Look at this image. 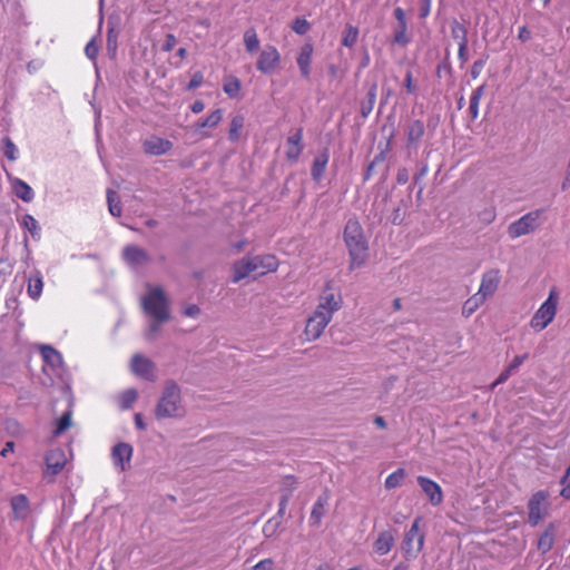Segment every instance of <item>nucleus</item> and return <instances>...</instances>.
<instances>
[{
  "label": "nucleus",
  "mask_w": 570,
  "mask_h": 570,
  "mask_svg": "<svg viewBox=\"0 0 570 570\" xmlns=\"http://www.w3.org/2000/svg\"><path fill=\"white\" fill-rule=\"evenodd\" d=\"M343 240L350 256V271L362 267L368 257V240L361 223L356 218H350L346 222Z\"/></svg>",
  "instance_id": "obj_1"
},
{
  "label": "nucleus",
  "mask_w": 570,
  "mask_h": 570,
  "mask_svg": "<svg viewBox=\"0 0 570 570\" xmlns=\"http://www.w3.org/2000/svg\"><path fill=\"white\" fill-rule=\"evenodd\" d=\"M184 414L180 387L174 380H168L155 407V416L163 420L181 417Z\"/></svg>",
  "instance_id": "obj_2"
},
{
  "label": "nucleus",
  "mask_w": 570,
  "mask_h": 570,
  "mask_svg": "<svg viewBox=\"0 0 570 570\" xmlns=\"http://www.w3.org/2000/svg\"><path fill=\"white\" fill-rule=\"evenodd\" d=\"M142 308L158 322H167L170 318L168 298L160 286L150 288L141 299Z\"/></svg>",
  "instance_id": "obj_3"
},
{
  "label": "nucleus",
  "mask_w": 570,
  "mask_h": 570,
  "mask_svg": "<svg viewBox=\"0 0 570 570\" xmlns=\"http://www.w3.org/2000/svg\"><path fill=\"white\" fill-rule=\"evenodd\" d=\"M559 302V294L556 288H552L548 298L541 304L539 309L531 318L530 325L535 331L544 330L554 318L557 314V306Z\"/></svg>",
  "instance_id": "obj_4"
},
{
  "label": "nucleus",
  "mask_w": 570,
  "mask_h": 570,
  "mask_svg": "<svg viewBox=\"0 0 570 570\" xmlns=\"http://www.w3.org/2000/svg\"><path fill=\"white\" fill-rule=\"evenodd\" d=\"M421 519L416 518L402 542V551L406 559H415L424 544V534L420 533Z\"/></svg>",
  "instance_id": "obj_5"
},
{
  "label": "nucleus",
  "mask_w": 570,
  "mask_h": 570,
  "mask_svg": "<svg viewBox=\"0 0 570 570\" xmlns=\"http://www.w3.org/2000/svg\"><path fill=\"white\" fill-rule=\"evenodd\" d=\"M541 215V210H533L530 212L522 217H520L518 220L511 223L508 227V234L510 238L515 239L518 237H521L523 235H528L532 232H534L539 227V218Z\"/></svg>",
  "instance_id": "obj_6"
},
{
  "label": "nucleus",
  "mask_w": 570,
  "mask_h": 570,
  "mask_svg": "<svg viewBox=\"0 0 570 570\" xmlns=\"http://www.w3.org/2000/svg\"><path fill=\"white\" fill-rule=\"evenodd\" d=\"M45 461V478H48V482H53L55 476L60 473L66 465L67 459L65 451L59 448L52 449L46 454Z\"/></svg>",
  "instance_id": "obj_7"
},
{
  "label": "nucleus",
  "mask_w": 570,
  "mask_h": 570,
  "mask_svg": "<svg viewBox=\"0 0 570 570\" xmlns=\"http://www.w3.org/2000/svg\"><path fill=\"white\" fill-rule=\"evenodd\" d=\"M281 55L276 47L267 46L262 52L256 62V68L264 75H272L279 66Z\"/></svg>",
  "instance_id": "obj_8"
},
{
  "label": "nucleus",
  "mask_w": 570,
  "mask_h": 570,
  "mask_svg": "<svg viewBox=\"0 0 570 570\" xmlns=\"http://www.w3.org/2000/svg\"><path fill=\"white\" fill-rule=\"evenodd\" d=\"M393 16L396 19V24L393 28V42L405 47L411 42L405 11L401 7H397L394 9Z\"/></svg>",
  "instance_id": "obj_9"
},
{
  "label": "nucleus",
  "mask_w": 570,
  "mask_h": 570,
  "mask_svg": "<svg viewBox=\"0 0 570 570\" xmlns=\"http://www.w3.org/2000/svg\"><path fill=\"white\" fill-rule=\"evenodd\" d=\"M547 493L543 491H538L528 501V522L530 525L535 527L543 519V504L547 501Z\"/></svg>",
  "instance_id": "obj_10"
},
{
  "label": "nucleus",
  "mask_w": 570,
  "mask_h": 570,
  "mask_svg": "<svg viewBox=\"0 0 570 570\" xmlns=\"http://www.w3.org/2000/svg\"><path fill=\"white\" fill-rule=\"evenodd\" d=\"M331 321L332 318L328 313L325 315L315 311L314 314L307 320L305 326V334L308 340L318 338Z\"/></svg>",
  "instance_id": "obj_11"
},
{
  "label": "nucleus",
  "mask_w": 570,
  "mask_h": 570,
  "mask_svg": "<svg viewBox=\"0 0 570 570\" xmlns=\"http://www.w3.org/2000/svg\"><path fill=\"white\" fill-rule=\"evenodd\" d=\"M124 262L130 267H139L150 262V256L144 248L137 245H127L121 252Z\"/></svg>",
  "instance_id": "obj_12"
},
{
  "label": "nucleus",
  "mask_w": 570,
  "mask_h": 570,
  "mask_svg": "<svg viewBox=\"0 0 570 570\" xmlns=\"http://www.w3.org/2000/svg\"><path fill=\"white\" fill-rule=\"evenodd\" d=\"M425 135V125L420 119H411L405 126L406 148L416 150Z\"/></svg>",
  "instance_id": "obj_13"
},
{
  "label": "nucleus",
  "mask_w": 570,
  "mask_h": 570,
  "mask_svg": "<svg viewBox=\"0 0 570 570\" xmlns=\"http://www.w3.org/2000/svg\"><path fill=\"white\" fill-rule=\"evenodd\" d=\"M132 446L126 442L117 443L111 450V459L115 466L121 471H127L132 456Z\"/></svg>",
  "instance_id": "obj_14"
},
{
  "label": "nucleus",
  "mask_w": 570,
  "mask_h": 570,
  "mask_svg": "<svg viewBox=\"0 0 570 570\" xmlns=\"http://www.w3.org/2000/svg\"><path fill=\"white\" fill-rule=\"evenodd\" d=\"M232 282L239 283L242 279L253 276L256 278L255 264L252 261V256H245L233 264Z\"/></svg>",
  "instance_id": "obj_15"
},
{
  "label": "nucleus",
  "mask_w": 570,
  "mask_h": 570,
  "mask_svg": "<svg viewBox=\"0 0 570 570\" xmlns=\"http://www.w3.org/2000/svg\"><path fill=\"white\" fill-rule=\"evenodd\" d=\"M416 480L423 493L429 498V501L433 507L442 503L443 492L436 482L423 475H419Z\"/></svg>",
  "instance_id": "obj_16"
},
{
  "label": "nucleus",
  "mask_w": 570,
  "mask_h": 570,
  "mask_svg": "<svg viewBox=\"0 0 570 570\" xmlns=\"http://www.w3.org/2000/svg\"><path fill=\"white\" fill-rule=\"evenodd\" d=\"M173 148V142L168 139L150 136L142 142V149L145 154L150 156H161L170 151Z\"/></svg>",
  "instance_id": "obj_17"
},
{
  "label": "nucleus",
  "mask_w": 570,
  "mask_h": 570,
  "mask_svg": "<svg viewBox=\"0 0 570 570\" xmlns=\"http://www.w3.org/2000/svg\"><path fill=\"white\" fill-rule=\"evenodd\" d=\"M342 303L343 301L340 294L324 291L320 297V303L316 307V311L325 315L328 313L332 318L333 314L342 307Z\"/></svg>",
  "instance_id": "obj_18"
},
{
  "label": "nucleus",
  "mask_w": 570,
  "mask_h": 570,
  "mask_svg": "<svg viewBox=\"0 0 570 570\" xmlns=\"http://www.w3.org/2000/svg\"><path fill=\"white\" fill-rule=\"evenodd\" d=\"M155 364L147 357L135 354L131 358V371L148 381L154 380Z\"/></svg>",
  "instance_id": "obj_19"
},
{
  "label": "nucleus",
  "mask_w": 570,
  "mask_h": 570,
  "mask_svg": "<svg viewBox=\"0 0 570 570\" xmlns=\"http://www.w3.org/2000/svg\"><path fill=\"white\" fill-rule=\"evenodd\" d=\"M500 272L498 269H490L482 275L479 293L488 298L491 297L500 284Z\"/></svg>",
  "instance_id": "obj_20"
},
{
  "label": "nucleus",
  "mask_w": 570,
  "mask_h": 570,
  "mask_svg": "<svg viewBox=\"0 0 570 570\" xmlns=\"http://www.w3.org/2000/svg\"><path fill=\"white\" fill-rule=\"evenodd\" d=\"M313 51V45L307 42L301 47L299 52L296 57V63L298 66L301 76L304 79H308L311 76Z\"/></svg>",
  "instance_id": "obj_21"
},
{
  "label": "nucleus",
  "mask_w": 570,
  "mask_h": 570,
  "mask_svg": "<svg viewBox=\"0 0 570 570\" xmlns=\"http://www.w3.org/2000/svg\"><path fill=\"white\" fill-rule=\"evenodd\" d=\"M252 261L258 276L275 272L278 267V261L274 255H256L252 256Z\"/></svg>",
  "instance_id": "obj_22"
},
{
  "label": "nucleus",
  "mask_w": 570,
  "mask_h": 570,
  "mask_svg": "<svg viewBox=\"0 0 570 570\" xmlns=\"http://www.w3.org/2000/svg\"><path fill=\"white\" fill-rule=\"evenodd\" d=\"M288 149L286 151V158L288 160H297L304 149L303 145V128L299 127L294 134L286 139Z\"/></svg>",
  "instance_id": "obj_23"
},
{
  "label": "nucleus",
  "mask_w": 570,
  "mask_h": 570,
  "mask_svg": "<svg viewBox=\"0 0 570 570\" xmlns=\"http://www.w3.org/2000/svg\"><path fill=\"white\" fill-rule=\"evenodd\" d=\"M330 160V153L327 149L322 150L313 160L311 175L313 180L320 181L325 173L327 163Z\"/></svg>",
  "instance_id": "obj_24"
},
{
  "label": "nucleus",
  "mask_w": 570,
  "mask_h": 570,
  "mask_svg": "<svg viewBox=\"0 0 570 570\" xmlns=\"http://www.w3.org/2000/svg\"><path fill=\"white\" fill-rule=\"evenodd\" d=\"M42 288H43L42 274L40 271L36 269L28 277V287H27L28 295L32 299H38L41 296Z\"/></svg>",
  "instance_id": "obj_25"
},
{
  "label": "nucleus",
  "mask_w": 570,
  "mask_h": 570,
  "mask_svg": "<svg viewBox=\"0 0 570 570\" xmlns=\"http://www.w3.org/2000/svg\"><path fill=\"white\" fill-rule=\"evenodd\" d=\"M327 504H328V495L327 494H323L317 498V500L313 504L311 515H309L311 525H320V523L325 514V508Z\"/></svg>",
  "instance_id": "obj_26"
},
{
  "label": "nucleus",
  "mask_w": 570,
  "mask_h": 570,
  "mask_svg": "<svg viewBox=\"0 0 570 570\" xmlns=\"http://www.w3.org/2000/svg\"><path fill=\"white\" fill-rule=\"evenodd\" d=\"M40 353L43 362L52 368H58L63 363L62 355L50 345H42L40 347Z\"/></svg>",
  "instance_id": "obj_27"
},
{
  "label": "nucleus",
  "mask_w": 570,
  "mask_h": 570,
  "mask_svg": "<svg viewBox=\"0 0 570 570\" xmlns=\"http://www.w3.org/2000/svg\"><path fill=\"white\" fill-rule=\"evenodd\" d=\"M10 503L16 519H24L28 515L29 500L24 494L12 497Z\"/></svg>",
  "instance_id": "obj_28"
},
{
  "label": "nucleus",
  "mask_w": 570,
  "mask_h": 570,
  "mask_svg": "<svg viewBox=\"0 0 570 570\" xmlns=\"http://www.w3.org/2000/svg\"><path fill=\"white\" fill-rule=\"evenodd\" d=\"M377 95V85L372 83L366 92V97L361 101L360 112L363 118H366L373 110Z\"/></svg>",
  "instance_id": "obj_29"
},
{
  "label": "nucleus",
  "mask_w": 570,
  "mask_h": 570,
  "mask_svg": "<svg viewBox=\"0 0 570 570\" xmlns=\"http://www.w3.org/2000/svg\"><path fill=\"white\" fill-rule=\"evenodd\" d=\"M393 543L394 538L392 533L389 531H383L379 534L377 539L375 540L374 549L379 554L384 556L391 551Z\"/></svg>",
  "instance_id": "obj_30"
},
{
  "label": "nucleus",
  "mask_w": 570,
  "mask_h": 570,
  "mask_svg": "<svg viewBox=\"0 0 570 570\" xmlns=\"http://www.w3.org/2000/svg\"><path fill=\"white\" fill-rule=\"evenodd\" d=\"M13 190L22 202L30 203L35 198L32 188L23 180L17 178L13 183Z\"/></svg>",
  "instance_id": "obj_31"
},
{
  "label": "nucleus",
  "mask_w": 570,
  "mask_h": 570,
  "mask_svg": "<svg viewBox=\"0 0 570 570\" xmlns=\"http://www.w3.org/2000/svg\"><path fill=\"white\" fill-rule=\"evenodd\" d=\"M451 37L458 41V46L468 45V29L456 19H453L450 23Z\"/></svg>",
  "instance_id": "obj_32"
},
{
  "label": "nucleus",
  "mask_w": 570,
  "mask_h": 570,
  "mask_svg": "<svg viewBox=\"0 0 570 570\" xmlns=\"http://www.w3.org/2000/svg\"><path fill=\"white\" fill-rule=\"evenodd\" d=\"M487 301L479 292L465 301L462 307V315L470 317Z\"/></svg>",
  "instance_id": "obj_33"
},
{
  "label": "nucleus",
  "mask_w": 570,
  "mask_h": 570,
  "mask_svg": "<svg viewBox=\"0 0 570 570\" xmlns=\"http://www.w3.org/2000/svg\"><path fill=\"white\" fill-rule=\"evenodd\" d=\"M485 85L479 86L475 88L470 97V105H469V114L471 116L472 120H475L479 116V104L484 95Z\"/></svg>",
  "instance_id": "obj_34"
},
{
  "label": "nucleus",
  "mask_w": 570,
  "mask_h": 570,
  "mask_svg": "<svg viewBox=\"0 0 570 570\" xmlns=\"http://www.w3.org/2000/svg\"><path fill=\"white\" fill-rule=\"evenodd\" d=\"M223 119V111L222 109L214 110L210 115H208L204 119H199L196 124V130H200L203 128H215L220 120Z\"/></svg>",
  "instance_id": "obj_35"
},
{
  "label": "nucleus",
  "mask_w": 570,
  "mask_h": 570,
  "mask_svg": "<svg viewBox=\"0 0 570 570\" xmlns=\"http://www.w3.org/2000/svg\"><path fill=\"white\" fill-rule=\"evenodd\" d=\"M297 488V480L294 475H285L281 482V497H286V501H289L293 492Z\"/></svg>",
  "instance_id": "obj_36"
},
{
  "label": "nucleus",
  "mask_w": 570,
  "mask_h": 570,
  "mask_svg": "<svg viewBox=\"0 0 570 570\" xmlns=\"http://www.w3.org/2000/svg\"><path fill=\"white\" fill-rule=\"evenodd\" d=\"M107 203L109 213L115 217H120L122 209L120 206V198L114 189L107 190Z\"/></svg>",
  "instance_id": "obj_37"
},
{
  "label": "nucleus",
  "mask_w": 570,
  "mask_h": 570,
  "mask_svg": "<svg viewBox=\"0 0 570 570\" xmlns=\"http://www.w3.org/2000/svg\"><path fill=\"white\" fill-rule=\"evenodd\" d=\"M245 118L243 115H235L229 124L228 139L230 141H237L239 138V131L244 127Z\"/></svg>",
  "instance_id": "obj_38"
},
{
  "label": "nucleus",
  "mask_w": 570,
  "mask_h": 570,
  "mask_svg": "<svg viewBox=\"0 0 570 570\" xmlns=\"http://www.w3.org/2000/svg\"><path fill=\"white\" fill-rule=\"evenodd\" d=\"M244 45L248 52L253 53L259 48V39L254 28H248L244 32Z\"/></svg>",
  "instance_id": "obj_39"
},
{
  "label": "nucleus",
  "mask_w": 570,
  "mask_h": 570,
  "mask_svg": "<svg viewBox=\"0 0 570 570\" xmlns=\"http://www.w3.org/2000/svg\"><path fill=\"white\" fill-rule=\"evenodd\" d=\"M554 542V535L551 530H546L538 540V550L544 554L551 550Z\"/></svg>",
  "instance_id": "obj_40"
},
{
  "label": "nucleus",
  "mask_w": 570,
  "mask_h": 570,
  "mask_svg": "<svg viewBox=\"0 0 570 570\" xmlns=\"http://www.w3.org/2000/svg\"><path fill=\"white\" fill-rule=\"evenodd\" d=\"M1 150L9 160H16L18 158V148L8 136L1 139Z\"/></svg>",
  "instance_id": "obj_41"
},
{
  "label": "nucleus",
  "mask_w": 570,
  "mask_h": 570,
  "mask_svg": "<svg viewBox=\"0 0 570 570\" xmlns=\"http://www.w3.org/2000/svg\"><path fill=\"white\" fill-rule=\"evenodd\" d=\"M358 29L352 24H347L342 38V45L347 48L354 47L357 41Z\"/></svg>",
  "instance_id": "obj_42"
},
{
  "label": "nucleus",
  "mask_w": 570,
  "mask_h": 570,
  "mask_svg": "<svg viewBox=\"0 0 570 570\" xmlns=\"http://www.w3.org/2000/svg\"><path fill=\"white\" fill-rule=\"evenodd\" d=\"M71 416H72L71 410L66 411L61 415V417L57 421L56 429L53 430L55 436H59L60 434H62L65 431H67L71 426Z\"/></svg>",
  "instance_id": "obj_43"
},
{
  "label": "nucleus",
  "mask_w": 570,
  "mask_h": 570,
  "mask_svg": "<svg viewBox=\"0 0 570 570\" xmlns=\"http://www.w3.org/2000/svg\"><path fill=\"white\" fill-rule=\"evenodd\" d=\"M404 476H405V471H404V469H397L396 471H394L393 473H391V474L385 479L384 487H385L387 490L395 489V488H397V487L401 484V481L403 480V478H404Z\"/></svg>",
  "instance_id": "obj_44"
},
{
  "label": "nucleus",
  "mask_w": 570,
  "mask_h": 570,
  "mask_svg": "<svg viewBox=\"0 0 570 570\" xmlns=\"http://www.w3.org/2000/svg\"><path fill=\"white\" fill-rule=\"evenodd\" d=\"M224 92L230 97V98H236L239 94V90H240V81L238 78L236 77H232L230 79H228L225 83H224Z\"/></svg>",
  "instance_id": "obj_45"
},
{
  "label": "nucleus",
  "mask_w": 570,
  "mask_h": 570,
  "mask_svg": "<svg viewBox=\"0 0 570 570\" xmlns=\"http://www.w3.org/2000/svg\"><path fill=\"white\" fill-rule=\"evenodd\" d=\"M138 397V393L135 389H128L122 392L120 396V406L124 410L130 409L131 405L136 402Z\"/></svg>",
  "instance_id": "obj_46"
},
{
  "label": "nucleus",
  "mask_w": 570,
  "mask_h": 570,
  "mask_svg": "<svg viewBox=\"0 0 570 570\" xmlns=\"http://www.w3.org/2000/svg\"><path fill=\"white\" fill-rule=\"evenodd\" d=\"M22 224L29 230L32 237H39L40 228L38 226V222L32 215L26 214L22 218Z\"/></svg>",
  "instance_id": "obj_47"
},
{
  "label": "nucleus",
  "mask_w": 570,
  "mask_h": 570,
  "mask_svg": "<svg viewBox=\"0 0 570 570\" xmlns=\"http://www.w3.org/2000/svg\"><path fill=\"white\" fill-rule=\"evenodd\" d=\"M292 29L295 33L303 36L311 29V23L305 18H296L293 21Z\"/></svg>",
  "instance_id": "obj_48"
},
{
  "label": "nucleus",
  "mask_w": 570,
  "mask_h": 570,
  "mask_svg": "<svg viewBox=\"0 0 570 570\" xmlns=\"http://www.w3.org/2000/svg\"><path fill=\"white\" fill-rule=\"evenodd\" d=\"M98 52H99V47L95 40V38H92L85 47V53L86 56L95 61L97 56H98Z\"/></svg>",
  "instance_id": "obj_49"
},
{
  "label": "nucleus",
  "mask_w": 570,
  "mask_h": 570,
  "mask_svg": "<svg viewBox=\"0 0 570 570\" xmlns=\"http://www.w3.org/2000/svg\"><path fill=\"white\" fill-rule=\"evenodd\" d=\"M487 59H488V57H484V58H480L473 62V65L471 67V72H470L471 77L473 79H476L481 75V72L487 63Z\"/></svg>",
  "instance_id": "obj_50"
},
{
  "label": "nucleus",
  "mask_w": 570,
  "mask_h": 570,
  "mask_svg": "<svg viewBox=\"0 0 570 570\" xmlns=\"http://www.w3.org/2000/svg\"><path fill=\"white\" fill-rule=\"evenodd\" d=\"M204 81V76L200 71H196L193 76L188 85L186 86L187 90H194L202 86Z\"/></svg>",
  "instance_id": "obj_51"
},
{
  "label": "nucleus",
  "mask_w": 570,
  "mask_h": 570,
  "mask_svg": "<svg viewBox=\"0 0 570 570\" xmlns=\"http://www.w3.org/2000/svg\"><path fill=\"white\" fill-rule=\"evenodd\" d=\"M118 33L114 28L107 30V47L109 50L116 51Z\"/></svg>",
  "instance_id": "obj_52"
},
{
  "label": "nucleus",
  "mask_w": 570,
  "mask_h": 570,
  "mask_svg": "<svg viewBox=\"0 0 570 570\" xmlns=\"http://www.w3.org/2000/svg\"><path fill=\"white\" fill-rule=\"evenodd\" d=\"M281 521H277V518L271 519L264 527V533L266 537H271L275 531L276 528L279 525Z\"/></svg>",
  "instance_id": "obj_53"
},
{
  "label": "nucleus",
  "mask_w": 570,
  "mask_h": 570,
  "mask_svg": "<svg viewBox=\"0 0 570 570\" xmlns=\"http://www.w3.org/2000/svg\"><path fill=\"white\" fill-rule=\"evenodd\" d=\"M404 87H405L407 94H414L416 91V86L413 83V76L410 70L406 71V73H405Z\"/></svg>",
  "instance_id": "obj_54"
},
{
  "label": "nucleus",
  "mask_w": 570,
  "mask_h": 570,
  "mask_svg": "<svg viewBox=\"0 0 570 570\" xmlns=\"http://www.w3.org/2000/svg\"><path fill=\"white\" fill-rule=\"evenodd\" d=\"M183 314L186 317L196 318L200 314V308L196 304H190L184 308Z\"/></svg>",
  "instance_id": "obj_55"
},
{
  "label": "nucleus",
  "mask_w": 570,
  "mask_h": 570,
  "mask_svg": "<svg viewBox=\"0 0 570 570\" xmlns=\"http://www.w3.org/2000/svg\"><path fill=\"white\" fill-rule=\"evenodd\" d=\"M458 59L461 63V68L468 62L469 55H468V45H461L458 48Z\"/></svg>",
  "instance_id": "obj_56"
},
{
  "label": "nucleus",
  "mask_w": 570,
  "mask_h": 570,
  "mask_svg": "<svg viewBox=\"0 0 570 570\" xmlns=\"http://www.w3.org/2000/svg\"><path fill=\"white\" fill-rule=\"evenodd\" d=\"M511 374H512V371L509 367H507L504 371H502L500 373V375L498 376V379L492 383L491 390H493L499 384H502L505 381H508V379L511 376Z\"/></svg>",
  "instance_id": "obj_57"
},
{
  "label": "nucleus",
  "mask_w": 570,
  "mask_h": 570,
  "mask_svg": "<svg viewBox=\"0 0 570 570\" xmlns=\"http://www.w3.org/2000/svg\"><path fill=\"white\" fill-rule=\"evenodd\" d=\"M409 178H410L409 170L404 167L399 168L397 174H396V183L399 185H405L409 181Z\"/></svg>",
  "instance_id": "obj_58"
},
{
  "label": "nucleus",
  "mask_w": 570,
  "mask_h": 570,
  "mask_svg": "<svg viewBox=\"0 0 570 570\" xmlns=\"http://www.w3.org/2000/svg\"><path fill=\"white\" fill-rule=\"evenodd\" d=\"M528 354H523V355H517L514 356V358L512 360V362L510 363V365L508 366L512 372H514L527 358H528Z\"/></svg>",
  "instance_id": "obj_59"
},
{
  "label": "nucleus",
  "mask_w": 570,
  "mask_h": 570,
  "mask_svg": "<svg viewBox=\"0 0 570 570\" xmlns=\"http://www.w3.org/2000/svg\"><path fill=\"white\" fill-rule=\"evenodd\" d=\"M177 40H176V37L171 33H168L166 36V40H165V43L163 45V50L164 51H170L174 49L175 45H176Z\"/></svg>",
  "instance_id": "obj_60"
},
{
  "label": "nucleus",
  "mask_w": 570,
  "mask_h": 570,
  "mask_svg": "<svg viewBox=\"0 0 570 570\" xmlns=\"http://www.w3.org/2000/svg\"><path fill=\"white\" fill-rule=\"evenodd\" d=\"M164 322H158L154 318V322L150 323L149 327H148V331H147V337L148 338H151L154 337V335H156L159 331H160V325L163 324Z\"/></svg>",
  "instance_id": "obj_61"
},
{
  "label": "nucleus",
  "mask_w": 570,
  "mask_h": 570,
  "mask_svg": "<svg viewBox=\"0 0 570 570\" xmlns=\"http://www.w3.org/2000/svg\"><path fill=\"white\" fill-rule=\"evenodd\" d=\"M6 429L11 433H19L21 425L17 420L11 419L6 422Z\"/></svg>",
  "instance_id": "obj_62"
},
{
  "label": "nucleus",
  "mask_w": 570,
  "mask_h": 570,
  "mask_svg": "<svg viewBox=\"0 0 570 570\" xmlns=\"http://www.w3.org/2000/svg\"><path fill=\"white\" fill-rule=\"evenodd\" d=\"M288 502L289 501H286V497H281L279 498L278 511H277V514L275 517V518H277V521H279V519L283 518V515L285 514V511H286Z\"/></svg>",
  "instance_id": "obj_63"
},
{
  "label": "nucleus",
  "mask_w": 570,
  "mask_h": 570,
  "mask_svg": "<svg viewBox=\"0 0 570 570\" xmlns=\"http://www.w3.org/2000/svg\"><path fill=\"white\" fill-rule=\"evenodd\" d=\"M431 0H422L420 7V18H425L430 14Z\"/></svg>",
  "instance_id": "obj_64"
}]
</instances>
